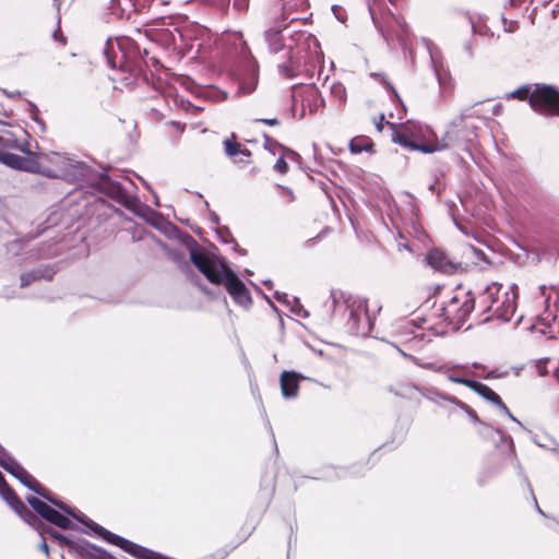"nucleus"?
Returning <instances> with one entry per match:
<instances>
[{
    "label": "nucleus",
    "instance_id": "f257e3e1",
    "mask_svg": "<svg viewBox=\"0 0 559 559\" xmlns=\"http://www.w3.org/2000/svg\"><path fill=\"white\" fill-rule=\"evenodd\" d=\"M45 168L51 175H45L48 178H60L67 181H87L96 189L117 203L121 204L135 214L141 207L136 194L123 187L120 182L112 180L106 173L95 174L93 169L83 162L73 159L59 153L43 155Z\"/></svg>",
    "mask_w": 559,
    "mask_h": 559
},
{
    "label": "nucleus",
    "instance_id": "f03ea898",
    "mask_svg": "<svg viewBox=\"0 0 559 559\" xmlns=\"http://www.w3.org/2000/svg\"><path fill=\"white\" fill-rule=\"evenodd\" d=\"M0 466L15 477L23 486L34 491L43 499L50 502L52 506L58 508L60 511H64L67 514L73 516L74 520L79 521L86 526V534H95L100 536L107 543L112 545L116 544V537L119 535L109 532L93 520L88 519L84 513L75 511L67 503L57 499L56 496L40 485L10 453L0 444Z\"/></svg>",
    "mask_w": 559,
    "mask_h": 559
},
{
    "label": "nucleus",
    "instance_id": "7ed1b4c3",
    "mask_svg": "<svg viewBox=\"0 0 559 559\" xmlns=\"http://www.w3.org/2000/svg\"><path fill=\"white\" fill-rule=\"evenodd\" d=\"M473 117L472 108H465L455 117L448 126L441 139L436 138L431 130L426 132L431 134L433 139L423 135L415 138L406 132H396L393 140L404 147L419 151L425 154L444 151L451 147H466L475 136V127L467 126L465 120Z\"/></svg>",
    "mask_w": 559,
    "mask_h": 559
},
{
    "label": "nucleus",
    "instance_id": "20e7f679",
    "mask_svg": "<svg viewBox=\"0 0 559 559\" xmlns=\"http://www.w3.org/2000/svg\"><path fill=\"white\" fill-rule=\"evenodd\" d=\"M190 239L192 242L189 247L190 260L195 267L211 283L216 285L224 284L227 293L237 305L249 308L252 304V298L243 282L229 270L224 261L209 254L192 238Z\"/></svg>",
    "mask_w": 559,
    "mask_h": 559
},
{
    "label": "nucleus",
    "instance_id": "39448f33",
    "mask_svg": "<svg viewBox=\"0 0 559 559\" xmlns=\"http://www.w3.org/2000/svg\"><path fill=\"white\" fill-rule=\"evenodd\" d=\"M507 98L528 99L534 111L544 116H559V91L551 85H537L532 92L530 85H522L509 93Z\"/></svg>",
    "mask_w": 559,
    "mask_h": 559
},
{
    "label": "nucleus",
    "instance_id": "423d86ee",
    "mask_svg": "<svg viewBox=\"0 0 559 559\" xmlns=\"http://www.w3.org/2000/svg\"><path fill=\"white\" fill-rule=\"evenodd\" d=\"M476 306V298L471 290L457 287L450 300L439 308V317L455 329H460Z\"/></svg>",
    "mask_w": 559,
    "mask_h": 559
},
{
    "label": "nucleus",
    "instance_id": "0eeeda50",
    "mask_svg": "<svg viewBox=\"0 0 559 559\" xmlns=\"http://www.w3.org/2000/svg\"><path fill=\"white\" fill-rule=\"evenodd\" d=\"M348 319L347 331L353 335L366 336L371 333L373 319L369 313L367 299L362 297H348L346 300Z\"/></svg>",
    "mask_w": 559,
    "mask_h": 559
},
{
    "label": "nucleus",
    "instance_id": "6e6552de",
    "mask_svg": "<svg viewBox=\"0 0 559 559\" xmlns=\"http://www.w3.org/2000/svg\"><path fill=\"white\" fill-rule=\"evenodd\" d=\"M26 501L32 507V509L47 522L62 530H69L72 527V522L67 516H70V514H67L64 511H62L64 514L60 513L59 511L50 507L48 503H46L45 501L40 500L35 496L26 497ZM71 518L73 516L71 515Z\"/></svg>",
    "mask_w": 559,
    "mask_h": 559
},
{
    "label": "nucleus",
    "instance_id": "1a4fd4ad",
    "mask_svg": "<svg viewBox=\"0 0 559 559\" xmlns=\"http://www.w3.org/2000/svg\"><path fill=\"white\" fill-rule=\"evenodd\" d=\"M0 496L14 510V512L26 523L35 526L36 515L26 507L16 492L8 485L0 472Z\"/></svg>",
    "mask_w": 559,
    "mask_h": 559
},
{
    "label": "nucleus",
    "instance_id": "9d476101",
    "mask_svg": "<svg viewBox=\"0 0 559 559\" xmlns=\"http://www.w3.org/2000/svg\"><path fill=\"white\" fill-rule=\"evenodd\" d=\"M516 297L518 294L513 287L504 290L498 298L497 304H492V308L490 309L491 316L487 317L485 321L490 320L491 318H496L503 322H509L516 309Z\"/></svg>",
    "mask_w": 559,
    "mask_h": 559
},
{
    "label": "nucleus",
    "instance_id": "9b49d317",
    "mask_svg": "<svg viewBox=\"0 0 559 559\" xmlns=\"http://www.w3.org/2000/svg\"><path fill=\"white\" fill-rule=\"evenodd\" d=\"M282 13L280 16V20L276 21L275 27H270L264 32V38L267 44L269 50L272 53H277L281 51L284 47V41L282 37V28L287 27L289 22H293L296 20V17H290L287 13V3L284 2L282 7Z\"/></svg>",
    "mask_w": 559,
    "mask_h": 559
},
{
    "label": "nucleus",
    "instance_id": "f8f14e48",
    "mask_svg": "<svg viewBox=\"0 0 559 559\" xmlns=\"http://www.w3.org/2000/svg\"><path fill=\"white\" fill-rule=\"evenodd\" d=\"M426 262L435 271L443 274H454L462 270V263L450 258L443 250L433 248L426 254Z\"/></svg>",
    "mask_w": 559,
    "mask_h": 559
},
{
    "label": "nucleus",
    "instance_id": "ddd939ff",
    "mask_svg": "<svg viewBox=\"0 0 559 559\" xmlns=\"http://www.w3.org/2000/svg\"><path fill=\"white\" fill-rule=\"evenodd\" d=\"M301 97V115L302 118L308 110L309 114L313 115L318 112L321 107H325V99L321 95V92L314 84L307 85L300 93Z\"/></svg>",
    "mask_w": 559,
    "mask_h": 559
},
{
    "label": "nucleus",
    "instance_id": "4468645a",
    "mask_svg": "<svg viewBox=\"0 0 559 559\" xmlns=\"http://www.w3.org/2000/svg\"><path fill=\"white\" fill-rule=\"evenodd\" d=\"M308 379L302 373L294 370H285L280 376L281 393L285 400H293L298 396L299 382Z\"/></svg>",
    "mask_w": 559,
    "mask_h": 559
},
{
    "label": "nucleus",
    "instance_id": "2eb2a0df",
    "mask_svg": "<svg viewBox=\"0 0 559 559\" xmlns=\"http://www.w3.org/2000/svg\"><path fill=\"white\" fill-rule=\"evenodd\" d=\"M21 133L24 135L23 140L11 131H4L0 134V150H16L26 155H32L29 142L27 141L28 133L25 130H21Z\"/></svg>",
    "mask_w": 559,
    "mask_h": 559
},
{
    "label": "nucleus",
    "instance_id": "dca6fc26",
    "mask_svg": "<svg viewBox=\"0 0 559 559\" xmlns=\"http://www.w3.org/2000/svg\"><path fill=\"white\" fill-rule=\"evenodd\" d=\"M258 81V66L254 62H248L239 79L238 93L243 95L251 94L257 88Z\"/></svg>",
    "mask_w": 559,
    "mask_h": 559
},
{
    "label": "nucleus",
    "instance_id": "f3484780",
    "mask_svg": "<svg viewBox=\"0 0 559 559\" xmlns=\"http://www.w3.org/2000/svg\"><path fill=\"white\" fill-rule=\"evenodd\" d=\"M502 286L498 283L492 282L487 285L486 288L478 296V307L483 309L484 313H489L492 308V304H497V298L501 295Z\"/></svg>",
    "mask_w": 559,
    "mask_h": 559
},
{
    "label": "nucleus",
    "instance_id": "a211bd4d",
    "mask_svg": "<svg viewBox=\"0 0 559 559\" xmlns=\"http://www.w3.org/2000/svg\"><path fill=\"white\" fill-rule=\"evenodd\" d=\"M55 275V270L48 265L39 266L32 271L24 272L21 274V287H26L31 285L33 282L38 280H47L50 281Z\"/></svg>",
    "mask_w": 559,
    "mask_h": 559
},
{
    "label": "nucleus",
    "instance_id": "6ab92c4d",
    "mask_svg": "<svg viewBox=\"0 0 559 559\" xmlns=\"http://www.w3.org/2000/svg\"><path fill=\"white\" fill-rule=\"evenodd\" d=\"M474 391L485 400L496 405L502 413H508L507 405L502 402L501 397L491 390L488 385L477 381Z\"/></svg>",
    "mask_w": 559,
    "mask_h": 559
},
{
    "label": "nucleus",
    "instance_id": "aec40b11",
    "mask_svg": "<svg viewBox=\"0 0 559 559\" xmlns=\"http://www.w3.org/2000/svg\"><path fill=\"white\" fill-rule=\"evenodd\" d=\"M21 170L32 173V174H40L51 175L47 173L45 168V160L43 159V155L39 157H24L22 156Z\"/></svg>",
    "mask_w": 559,
    "mask_h": 559
},
{
    "label": "nucleus",
    "instance_id": "412c9836",
    "mask_svg": "<svg viewBox=\"0 0 559 559\" xmlns=\"http://www.w3.org/2000/svg\"><path fill=\"white\" fill-rule=\"evenodd\" d=\"M424 46L426 47L427 49V52L429 55V58H430V63L432 66V69H433V72H435V75L439 82V84L441 85L442 84V76H441V73H440V64L438 62V58H439V55H440V50L439 48L428 38H423L421 39Z\"/></svg>",
    "mask_w": 559,
    "mask_h": 559
},
{
    "label": "nucleus",
    "instance_id": "4be33fe9",
    "mask_svg": "<svg viewBox=\"0 0 559 559\" xmlns=\"http://www.w3.org/2000/svg\"><path fill=\"white\" fill-rule=\"evenodd\" d=\"M330 94H331V97L333 98V105L336 108H342L344 106V104L346 103V98H347L345 86L341 82L334 81L330 85Z\"/></svg>",
    "mask_w": 559,
    "mask_h": 559
},
{
    "label": "nucleus",
    "instance_id": "5701e85b",
    "mask_svg": "<svg viewBox=\"0 0 559 559\" xmlns=\"http://www.w3.org/2000/svg\"><path fill=\"white\" fill-rule=\"evenodd\" d=\"M418 391L419 386L412 383H399L390 388V392L404 399H413L415 393Z\"/></svg>",
    "mask_w": 559,
    "mask_h": 559
},
{
    "label": "nucleus",
    "instance_id": "b1692460",
    "mask_svg": "<svg viewBox=\"0 0 559 559\" xmlns=\"http://www.w3.org/2000/svg\"><path fill=\"white\" fill-rule=\"evenodd\" d=\"M224 148H225V154L228 157H235L237 155H242V156L249 158L251 156V152L248 148H242L240 146V144H238L229 139L224 141Z\"/></svg>",
    "mask_w": 559,
    "mask_h": 559
},
{
    "label": "nucleus",
    "instance_id": "393cba45",
    "mask_svg": "<svg viewBox=\"0 0 559 559\" xmlns=\"http://www.w3.org/2000/svg\"><path fill=\"white\" fill-rule=\"evenodd\" d=\"M409 360H412L416 366H418L420 368L432 370V371L439 372V373H447L450 370H452L450 367H448L445 365H438L432 361H425L415 356H409Z\"/></svg>",
    "mask_w": 559,
    "mask_h": 559
},
{
    "label": "nucleus",
    "instance_id": "a878e982",
    "mask_svg": "<svg viewBox=\"0 0 559 559\" xmlns=\"http://www.w3.org/2000/svg\"><path fill=\"white\" fill-rule=\"evenodd\" d=\"M372 141L367 136H356L349 142V150L354 154H359L364 151H370Z\"/></svg>",
    "mask_w": 559,
    "mask_h": 559
},
{
    "label": "nucleus",
    "instance_id": "bb28decb",
    "mask_svg": "<svg viewBox=\"0 0 559 559\" xmlns=\"http://www.w3.org/2000/svg\"><path fill=\"white\" fill-rule=\"evenodd\" d=\"M0 163L16 170H21L22 156L0 150Z\"/></svg>",
    "mask_w": 559,
    "mask_h": 559
},
{
    "label": "nucleus",
    "instance_id": "cd10ccee",
    "mask_svg": "<svg viewBox=\"0 0 559 559\" xmlns=\"http://www.w3.org/2000/svg\"><path fill=\"white\" fill-rule=\"evenodd\" d=\"M133 7L131 4L124 5V1L122 0H110V4L108 7L110 13L117 17H122L123 14Z\"/></svg>",
    "mask_w": 559,
    "mask_h": 559
},
{
    "label": "nucleus",
    "instance_id": "c85d7f7f",
    "mask_svg": "<svg viewBox=\"0 0 559 559\" xmlns=\"http://www.w3.org/2000/svg\"><path fill=\"white\" fill-rule=\"evenodd\" d=\"M445 374L451 382L464 384V385L468 386L469 389H472L473 391H474L475 385L477 384V381L471 380V379H467L464 377L455 376V374L451 373V370L449 372H447Z\"/></svg>",
    "mask_w": 559,
    "mask_h": 559
},
{
    "label": "nucleus",
    "instance_id": "c756f323",
    "mask_svg": "<svg viewBox=\"0 0 559 559\" xmlns=\"http://www.w3.org/2000/svg\"><path fill=\"white\" fill-rule=\"evenodd\" d=\"M425 399L436 404H439V400H441L442 393L438 392L433 389L428 388H419L418 391Z\"/></svg>",
    "mask_w": 559,
    "mask_h": 559
},
{
    "label": "nucleus",
    "instance_id": "7c9ffc66",
    "mask_svg": "<svg viewBox=\"0 0 559 559\" xmlns=\"http://www.w3.org/2000/svg\"><path fill=\"white\" fill-rule=\"evenodd\" d=\"M114 49V43L108 39L107 43H106V47L104 49V55L107 59V63L110 68L115 69L117 67V63H116V60H115V57L111 56V50Z\"/></svg>",
    "mask_w": 559,
    "mask_h": 559
},
{
    "label": "nucleus",
    "instance_id": "2f4dec72",
    "mask_svg": "<svg viewBox=\"0 0 559 559\" xmlns=\"http://www.w3.org/2000/svg\"><path fill=\"white\" fill-rule=\"evenodd\" d=\"M47 533L49 534V536L52 539L58 540L61 544H64V545H71L72 544V542L68 537H66L63 534L59 533L56 530H48Z\"/></svg>",
    "mask_w": 559,
    "mask_h": 559
},
{
    "label": "nucleus",
    "instance_id": "473e14b6",
    "mask_svg": "<svg viewBox=\"0 0 559 559\" xmlns=\"http://www.w3.org/2000/svg\"><path fill=\"white\" fill-rule=\"evenodd\" d=\"M463 52H464L466 59H468V60H472L475 57L474 44L472 40H466L463 44Z\"/></svg>",
    "mask_w": 559,
    "mask_h": 559
},
{
    "label": "nucleus",
    "instance_id": "72a5a7b5",
    "mask_svg": "<svg viewBox=\"0 0 559 559\" xmlns=\"http://www.w3.org/2000/svg\"><path fill=\"white\" fill-rule=\"evenodd\" d=\"M278 72L281 75H283L284 78H287V79H293L295 76L294 71L286 63L278 64Z\"/></svg>",
    "mask_w": 559,
    "mask_h": 559
},
{
    "label": "nucleus",
    "instance_id": "f704fd0d",
    "mask_svg": "<svg viewBox=\"0 0 559 559\" xmlns=\"http://www.w3.org/2000/svg\"><path fill=\"white\" fill-rule=\"evenodd\" d=\"M547 362H548V359H540V360L536 361V364H535L536 371L540 377H544L548 373Z\"/></svg>",
    "mask_w": 559,
    "mask_h": 559
},
{
    "label": "nucleus",
    "instance_id": "c9c22d12",
    "mask_svg": "<svg viewBox=\"0 0 559 559\" xmlns=\"http://www.w3.org/2000/svg\"><path fill=\"white\" fill-rule=\"evenodd\" d=\"M287 163L285 160V158L282 156L280 157L275 165H274V170L281 173V174H285L287 171Z\"/></svg>",
    "mask_w": 559,
    "mask_h": 559
},
{
    "label": "nucleus",
    "instance_id": "e433bc0d",
    "mask_svg": "<svg viewBox=\"0 0 559 559\" xmlns=\"http://www.w3.org/2000/svg\"><path fill=\"white\" fill-rule=\"evenodd\" d=\"M514 466H515V468H516L518 475H519V476H521V477H523V479H524V481L526 483V485H527L528 489H531V488H532V487H531V484H530V481H528L527 477L524 475L523 467H522L521 463H520L518 460H515Z\"/></svg>",
    "mask_w": 559,
    "mask_h": 559
},
{
    "label": "nucleus",
    "instance_id": "4c0bfd02",
    "mask_svg": "<svg viewBox=\"0 0 559 559\" xmlns=\"http://www.w3.org/2000/svg\"><path fill=\"white\" fill-rule=\"evenodd\" d=\"M254 121L262 122V123H265L269 126H278L280 124V121L277 118H261V119H255Z\"/></svg>",
    "mask_w": 559,
    "mask_h": 559
},
{
    "label": "nucleus",
    "instance_id": "58836bf2",
    "mask_svg": "<svg viewBox=\"0 0 559 559\" xmlns=\"http://www.w3.org/2000/svg\"><path fill=\"white\" fill-rule=\"evenodd\" d=\"M281 189L283 190L288 202H293L295 200V195H294V192L292 189H289L287 187H281Z\"/></svg>",
    "mask_w": 559,
    "mask_h": 559
},
{
    "label": "nucleus",
    "instance_id": "ea45409f",
    "mask_svg": "<svg viewBox=\"0 0 559 559\" xmlns=\"http://www.w3.org/2000/svg\"><path fill=\"white\" fill-rule=\"evenodd\" d=\"M274 297L281 302H288V295L286 293L275 292Z\"/></svg>",
    "mask_w": 559,
    "mask_h": 559
},
{
    "label": "nucleus",
    "instance_id": "a19ab883",
    "mask_svg": "<svg viewBox=\"0 0 559 559\" xmlns=\"http://www.w3.org/2000/svg\"><path fill=\"white\" fill-rule=\"evenodd\" d=\"M234 7L238 10H245L248 7L247 0H234Z\"/></svg>",
    "mask_w": 559,
    "mask_h": 559
},
{
    "label": "nucleus",
    "instance_id": "79ce46f5",
    "mask_svg": "<svg viewBox=\"0 0 559 559\" xmlns=\"http://www.w3.org/2000/svg\"><path fill=\"white\" fill-rule=\"evenodd\" d=\"M471 23H472V31H473L474 34H479V35H486L487 34L485 28L476 26L473 21H471Z\"/></svg>",
    "mask_w": 559,
    "mask_h": 559
},
{
    "label": "nucleus",
    "instance_id": "37998d69",
    "mask_svg": "<svg viewBox=\"0 0 559 559\" xmlns=\"http://www.w3.org/2000/svg\"><path fill=\"white\" fill-rule=\"evenodd\" d=\"M294 302H295V306L292 307V311L296 314H300V311H301V305L299 304V300L298 298H294Z\"/></svg>",
    "mask_w": 559,
    "mask_h": 559
},
{
    "label": "nucleus",
    "instance_id": "c03bdc74",
    "mask_svg": "<svg viewBox=\"0 0 559 559\" xmlns=\"http://www.w3.org/2000/svg\"><path fill=\"white\" fill-rule=\"evenodd\" d=\"M441 400H444V401H448L454 405L457 404V402L460 401L459 399H456L455 396H452V395H445V394H442L441 396Z\"/></svg>",
    "mask_w": 559,
    "mask_h": 559
},
{
    "label": "nucleus",
    "instance_id": "a18cd8bd",
    "mask_svg": "<svg viewBox=\"0 0 559 559\" xmlns=\"http://www.w3.org/2000/svg\"><path fill=\"white\" fill-rule=\"evenodd\" d=\"M383 120H384V115H381V116L379 117V119L374 122L376 128H377V130H378L379 132H381V131H382V129H383Z\"/></svg>",
    "mask_w": 559,
    "mask_h": 559
},
{
    "label": "nucleus",
    "instance_id": "49530a36",
    "mask_svg": "<svg viewBox=\"0 0 559 559\" xmlns=\"http://www.w3.org/2000/svg\"><path fill=\"white\" fill-rule=\"evenodd\" d=\"M466 414L474 423H480L477 414L472 408H469V412H466Z\"/></svg>",
    "mask_w": 559,
    "mask_h": 559
},
{
    "label": "nucleus",
    "instance_id": "de8ad7c7",
    "mask_svg": "<svg viewBox=\"0 0 559 559\" xmlns=\"http://www.w3.org/2000/svg\"><path fill=\"white\" fill-rule=\"evenodd\" d=\"M3 94L5 96H8L9 98H14V97H19L21 96V92L19 91H15V92H8L7 90H2Z\"/></svg>",
    "mask_w": 559,
    "mask_h": 559
},
{
    "label": "nucleus",
    "instance_id": "09e8293b",
    "mask_svg": "<svg viewBox=\"0 0 559 559\" xmlns=\"http://www.w3.org/2000/svg\"><path fill=\"white\" fill-rule=\"evenodd\" d=\"M21 247V241L20 240H14L12 242L9 243V251L11 250H15V249H19Z\"/></svg>",
    "mask_w": 559,
    "mask_h": 559
},
{
    "label": "nucleus",
    "instance_id": "8fccbe9b",
    "mask_svg": "<svg viewBox=\"0 0 559 559\" xmlns=\"http://www.w3.org/2000/svg\"><path fill=\"white\" fill-rule=\"evenodd\" d=\"M531 493H532V497H533V500H534V504H535V508H536V511L542 514L543 516H545V513L543 512V510L539 508L538 503H537V500L533 493V490L532 488L530 489Z\"/></svg>",
    "mask_w": 559,
    "mask_h": 559
},
{
    "label": "nucleus",
    "instance_id": "3c124183",
    "mask_svg": "<svg viewBox=\"0 0 559 559\" xmlns=\"http://www.w3.org/2000/svg\"><path fill=\"white\" fill-rule=\"evenodd\" d=\"M457 407H460L461 409H463L465 413L466 412H469V406L467 404H465L464 402L462 401H459L457 404H456Z\"/></svg>",
    "mask_w": 559,
    "mask_h": 559
},
{
    "label": "nucleus",
    "instance_id": "603ef678",
    "mask_svg": "<svg viewBox=\"0 0 559 559\" xmlns=\"http://www.w3.org/2000/svg\"><path fill=\"white\" fill-rule=\"evenodd\" d=\"M39 549L46 554L49 552V547H48L47 543L45 542V539L39 544Z\"/></svg>",
    "mask_w": 559,
    "mask_h": 559
},
{
    "label": "nucleus",
    "instance_id": "864d4df0",
    "mask_svg": "<svg viewBox=\"0 0 559 559\" xmlns=\"http://www.w3.org/2000/svg\"><path fill=\"white\" fill-rule=\"evenodd\" d=\"M504 415H507L511 420L515 421L520 427H522V424L510 413V411L508 409V413H503Z\"/></svg>",
    "mask_w": 559,
    "mask_h": 559
},
{
    "label": "nucleus",
    "instance_id": "5fc2aeb1",
    "mask_svg": "<svg viewBox=\"0 0 559 559\" xmlns=\"http://www.w3.org/2000/svg\"><path fill=\"white\" fill-rule=\"evenodd\" d=\"M471 250L479 258V259H483L484 257V252L481 250H478L474 247H471Z\"/></svg>",
    "mask_w": 559,
    "mask_h": 559
},
{
    "label": "nucleus",
    "instance_id": "6e6d98bb",
    "mask_svg": "<svg viewBox=\"0 0 559 559\" xmlns=\"http://www.w3.org/2000/svg\"><path fill=\"white\" fill-rule=\"evenodd\" d=\"M211 218H212V222H213V223L218 224L219 218H218V216H217V214H216V213H214V212H213V213H211Z\"/></svg>",
    "mask_w": 559,
    "mask_h": 559
},
{
    "label": "nucleus",
    "instance_id": "4d7b16f0",
    "mask_svg": "<svg viewBox=\"0 0 559 559\" xmlns=\"http://www.w3.org/2000/svg\"><path fill=\"white\" fill-rule=\"evenodd\" d=\"M264 299L267 301V304L274 309V310H277L276 307L274 306V304L271 301V299L266 296V295H263Z\"/></svg>",
    "mask_w": 559,
    "mask_h": 559
},
{
    "label": "nucleus",
    "instance_id": "13d9d810",
    "mask_svg": "<svg viewBox=\"0 0 559 559\" xmlns=\"http://www.w3.org/2000/svg\"><path fill=\"white\" fill-rule=\"evenodd\" d=\"M263 284H264L266 287H269V288H271V287H272V285H273V283H272V281H271V280H265V281H263Z\"/></svg>",
    "mask_w": 559,
    "mask_h": 559
},
{
    "label": "nucleus",
    "instance_id": "bf43d9fd",
    "mask_svg": "<svg viewBox=\"0 0 559 559\" xmlns=\"http://www.w3.org/2000/svg\"><path fill=\"white\" fill-rule=\"evenodd\" d=\"M546 289H547V287H546L545 285H540V286H539V290H540V294H542L543 296H545Z\"/></svg>",
    "mask_w": 559,
    "mask_h": 559
},
{
    "label": "nucleus",
    "instance_id": "052dcab7",
    "mask_svg": "<svg viewBox=\"0 0 559 559\" xmlns=\"http://www.w3.org/2000/svg\"><path fill=\"white\" fill-rule=\"evenodd\" d=\"M399 248L409 249L407 243H399Z\"/></svg>",
    "mask_w": 559,
    "mask_h": 559
},
{
    "label": "nucleus",
    "instance_id": "680f3d73",
    "mask_svg": "<svg viewBox=\"0 0 559 559\" xmlns=\"http://www.w3.org/2000/svg\"><path fill=\"white\" fill-rule=\"evenodd\" d=\"M496 432L501 437V439H504V438H506V437H504V435H503V432H502L501 430L496 429Z\"/></svg>",
    "mask_w": 559,
    "mask_h": 559
},
{
    "label": "nucleus",
    "instance_id": "e2e57ef3",
    "mask_svg": "<svg viewBox=\"0 0 559 559\" xmlns=\"http://www.w3.org/2000/svg\"><path fill=\"white\" fill-rule=\"evenodd\" d=\"M399 350H400V353L402 354V356H404V357H406V358H408V359H409V356H411V355H408V354L404 353V352H403L402 349H400V348H399Z\"/></svg>",
    "mask_w": 559,
    "mask_h": 559
},
{
    "label": "nucleus",
    "instance_id": "0e129e2a",
    "mask_svg": "<svg viewBox=\"0 0 559 559\" xmlns=\"http://www.w3.org/2000/svg\"><path fill=\"white\" fill-rule=\"evenodd\" d=\"M331 298H332V305L334 306V305H335V302H336L335 296L332 294V295H331Z\"/></svg>",
    "mask_w": 559,
    "mask_h": 559
},
{
    "label": "nucleus",
    "instance_id": "69168bd1",
    "mask_svg": "<svg viewBox=\"0 0 559 559\" xmlns=\"http://www.w3.org/2000/svg\"><path fill=\"white\" fill-rule=\"evenodd\" d=\"M264 139L266 143L272 142V140L266 134H264Z\"/></svg>",
    "mask_w": 559,
    "mask_h": 559
},
{
    "label": "nucleus",
    "instance_id": "338daca9",
    "mask_svg": "<svg viewBox=\"0 0 559 559\" xmlns=\"http://www.w3.org/2000/svg\"><path fill=\"white\" fill-rule=\"evenodd\" d=\"M250 285H252L257 290H260V288L253 282H250Z\"/></svg>",
    "mask_w": 559,
    "mask_h": 559
},
{
    "label": "nucleus",
    "instance_id": "774afa93",
    "mask_svg": "<svg viewBox=\"0 0 559 559\" xmlns=\"http://www.w3.org/2000/svg\"><path fill=\"white\" fill-rule=\"evenodd\" d=\"M542 321L546 322V324H549L548 319L542 318Z\"/></svg>",
    "mask_w": 559,
    "mask_h": 559
}]
</instances>
